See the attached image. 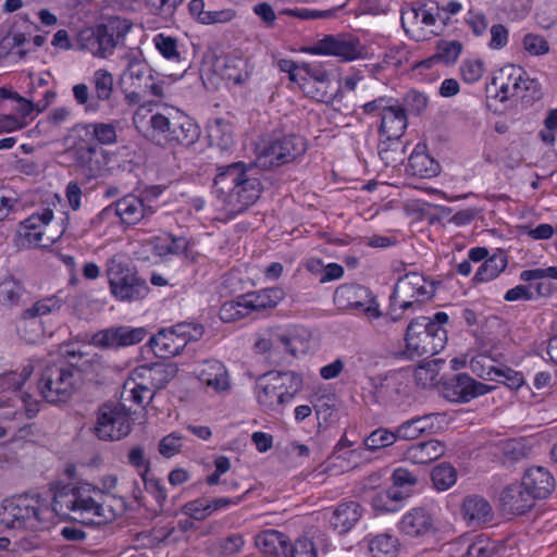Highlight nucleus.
Instances as JSON below:
<instances>
[{"label":"nucleus","mask_w":557,"mask_h":557,"mask_svg":"<svg viewBox=\"0 0 557 557\" xmlns=\"http://www.w3.org/2000/svg\"><path fill=\"white\" fill-rule=\"evenodd\" d=\"M262 190L260 170L253 163L238 161L218 166L213 194L227 218H235L255 205Z\"/></svg>","instance_id":"obj_1"},{"label":"nucleus","mask_w":557,"mask_h":557,"mask_svg":"<svg viewBox=\"0 0 557 557\" xmlns=\"http://www.w3.org/2000/svg\"><path fill=\"white\" fill-rule=\"evenodd\" d=\"M113 500L102 490L88 483L79 484L67 492L54 495L53 510L69 515L73 520L85 524L102 523L116 517ZM115 503H117L114 499Z\"/></svg>","instance_id":"obj_2"},{"label":"nucleus","mask_w":557,"mask_h":557,"mask_svg":"<svg viewBox=\"0 0 557 557\" xmlns=\"http://www.w3.org/2000/svg\"><path fill=\"white\" fill-rule=\"evenodd\" d=\"M55 510L37 494H25L7 499L0 506V523L11 529L38 531L47 529Z\"/></svg>","instance_id":"obj_3"},{"label":"nucleus","mask_w":557,"mask_h":557,"mask_svg":"<svg viewBox=\"0 0 557 557\" xmlns=\"http://www.w3.org/2000/svg\"><path fill=\"white\" fill-rule=\"evenodd\" d=\"M445 312H436L433 318L419 317L407 326L405 342L410 358L431 357L441 352L447 342V331L444 325L448 323Z\"/></svg>","instance_id":"obj_4"},{"label":"nucleus","mask_w":557,"mask_h":557,"mask_svg":"<svg viewBox=\"0 0 557 557\" xmlns=\"http://www.w3.org/2000/svg\"><path fill=\"white\" fill-rule=\"evenodd\" d=\"M302 379L294 371H271L256 383V397L264 411H276L301 391Z\"/></svg>","instance_id":"obj_5"},{"label":"nucleus","mask_w":557,"mask_h":557,"mask_svg":"<svg viewBox=\"0 0 557 557\" xmlns=\"http://www.w3.org/2000/svg\"><path fill=\"white\" fill-rule=\"evenodd\" d=\"M106 277L111 296L116 301L133 302L144 299L149 293L147 282L122 256H113L106 263Z\"/></svg>","instance_id":"obj_6"},{"label":"nucleus","mask_w":557,"mask_h":557,"mask_svg":"<svg viewBox=\"0 0 557 557\" xmlns=\"http://www.w3.org/2000/svg\"><path fill=\"white\" fill-rule=\"evenodd\" d=\"M407 123L406 110L395 100L391 109H387L382 115L380 125V133L386 139L380 143L379 153L386 164L403 161L405 151L399 138L407 128Z\"/></svg>","instance_id":"obj_7"},{"label":"nucleus","mask_w":557,"mask_h":557,"mask_svg":"<svg viewBox=\"0 0 557 557\" xmlns=\"http://www.w3.org/2000/svg\"><path fill=\"white\" fill-rule=\"evenodd\" d=\"M492 86L496 90L495 97L505 102L512 98H535L540 94V84L530 78L527 72L513 64H508L498 70L493 78Z\"/></svg>","instance_id":"obj_8"},{"label":"nucleus","mask_w":557,"mask_h":557,"mask_svg":"<svg viewBox=\"0 0 557 557\" xmlns=\"http://www.w3.org/2000/svg\"><path fill=\"white\" fill-rule=\"evenodd\" d=\"M78 380L77 370L69 363L47 366L38 382V389L46 401L64 403L73 395Z\"/></svg>","instance_id":"obj_9"},{"label":"nucleus","mask_w":557,"mask_h":557,"mask_svg":"<svg viewBox=\"0 0 557 557\" xmlns=\"http://www.w3.org/2000/svg\"><path fill=\"white\" fill-rule=\"evenodd\" d=\"M202 335V325L183 322L159 331L150 338L149 345L159 358H170L178 355L189 342H196Z\"/></svg>","instance_id":"obj_10"},{"label":"nucleus","mask_w":557,"mask_h":557,"mask_svg":"<svg viewBox=\"0 0 557 557\" xmlns=\"http://www.w3.org/2000/svg\"><path fill=\"white\" fill-rule=\"evenodd\" d=\"M438 8L421 4L403 10L400 21L410 38L416 41H424L438 34Z\"/></svg>","instance_id":"obj_11"},{"label":"nucleus","mask_w":557,"mask_h":557,"mask_svg":"<svg viewBox=\"0 0 557 557\" xmlns=\"http://www.w3.org/2000/svg\"><path fill=\"white\" fill-rule=\"evenodd\" d=\"M113 75L109 71L104 69L95 71L91 77L95 96L90 94L86 84L79 83L72 87L75 102L84 107L86 113L98 112L100 102L110 100L113 94Z\"/></svg>","instance_id":"obj_12"},{"label":"nucleus","mask_w":557,"mask_h":557,"mask_svg":"<svg viewBox=\"0 0 557 557\" xmlns=\"http://www.w3.org/2000/svg\"><path fill=\"white\" fill-rule=\"evenodd\" d=\"M129 412L121 404H104L100 407L97 423L94 428L96 436L101 441H119L131 433Z\"/></svg>","instance_id":"obj_13"},{"label":"nucleus","mask_w":557,"mask_h":557,"mask_svg":"<svg viewBox=\"0 0 557 557\" xmlns=\"http://www.w3.org/2000/svg\"><path fill=\"white\" fill-rule=\"evenodd\" d=\"M306 51L314 55H334L344 61H354L364 55L366 48L357 37L327 35Z\"/></svg>","instance_id":"obj_14"},{"label":"nucleus","mask_w":557,"mask_h":557,"mask_svg":"<svg viewBox=\"0 0 557 557\" xmlns=\"http://www.w3.org/2000/svg\"><path fill=\"white\" fill-rule=\"evenodd\" d=\"M306 150L305 140L297 135H285L272 139L258 160L263 166H280L295 160Z\"/></svg>","instance_id":"obj_15"},{"label":"nucleus","mask_w":557,"mask_h":557,"mask_svg":"<svg viewBox=\"0 0 557 557\" xmlns=\"http://www.w3.org/2000/svg\"><path fill=\"white\" fill-rule=\"evenodd\" d=\"M334 301L339 308L361 310L368 319L381 315L380 306L371 292L357 284H344L336 288Z\"/></svg>","instance_id":"obj_16"},{"label":"nucleus","mask_w":557,"mask_h":557,"mask_svg":"<svg viewBox=\"0 0 557 557\" xmlns=\"http://www.w3.org/2000/svg\"><path fill=\"white\" fill-rule=\"evenodd\" d=\"M154 212V209L151 206H146L141 198L136 195L128 194L106 207L99 213V218L101 220H106L115 215L119 216L121 224L125 226H134L143 220L151 218Z\"/></svg>","instance_id":"obj_17"},{"label":"nucleus","mask_w":557,"mask_h":557,"mask_svg":"<svg viewBox=\"0 0 557 557\" xmlns=\"http://www.w3.org/2000/svg\"><path fill=\"white\" fill-rule=\"evenodd\" d=\"M119 32L114 23L99 24L79 33L78 42L82 49L94 57L107 58L112 54L117 45Z\"/></svg>","instance_id":"obj_18"},{"label":"nucleus","mask_w":557,"mask_h":557,"mask_svg":"<svg viewBox=\"0 0 557 557\" xmlns=\"http://www.w3.org/2000/svg\"><path fill=\"white\" fill-rule=\"evenodd\" d=\"M75 164L78 173L87 181L104 175L108 153L94 144L75 140Z\"/></svg>","instance_id":"obj_19"},{"label":"nucleus","mask_w":557,"mask_h":557,"mask_svg":"<svg viewBox=\"0 0 557 557\" xmlns=\"http://www.w3.org/2000/svg\"><path fill=\"white\" fill-rule=\"evenodd\" d=\"M305 71V96L323 103H330L334 95L330 91L331 78L325 65L320 62H302Z\"/></svg>","instance_id":"obj_20"},{"label":"nucleus","mask_w":557,"mask_h":557,"mask_svg":"<svg viewBox=\"0 0 557 557\" xmlns=\"http://www.w3.org/2000/svg\"><path fill=\"white\" fill-rule=\"evenodd\" d=\"M120 122L114 120L110 122H89L79 123L72 128L76 140L86 145L94 144L100 146H112L117 143V127Z\"/></svg>","instance_id":"obj_21"},{"label":"nucleus","mask_w":557,"mask_h":557,"mask_svg":"<svg viewBox=\"0 0 557 557\" xmlns=\"http://www.w3.org/2000/svg\"><path fill=\"white\" fill-rule=\"evenodd\" d=\"M147 336L145 327L127 325L109 327L97 332L91 343L100 348L114 349L140 343Z\"/></svg>","instance_id":"obj_22"},{"label":"nucleus","mask_w":557,"mask_h":557,"mask_svg":"<svg viewBox=\"0 0 557 557\" xmlns=\"http://www.w3.org/2000/svg\"><path fill=\"white\" fill-rule=\"evenodd\" d=\"M165 119L169 123L162 128L161 132L169 131V125H173L171 136L172 145H182L189 147L195 144L200 136V128L191 117L177 109H166Z\"/></svg>","instance_id":"obj_23"},{"label":"nucleus","mask_w":557,"mask_h":557,"mask_svg":"<svg viewBox=\"0 0 557 557\" xmlns=\"http://www.w3.org/2000/svg\"><path fill=\"white\" fill-rule=\"evenodd\" d=\"M53 218L50 209H44L41 213H34L23 222V237L33 246L48 247L55 242V237L47 234L49 223Z\"/></svg>","instance_id":"obj_24"},{"label":"nucleus","mask_w":557,"mask_h":557,"mask_svg":"<svg viewBox=\"0 0 557 557\" xmlns=\"http://www.w3.org/2000/svg\"><path fill=\"white\" fill-rule=\"evenodd\" d=\"M435 294V285L423 275L410 272L399 277L394 287V297H412L417 301L430 299Z\"/></svg>","instance_id":"obj_25"},{"label":"nucleus","mask_w":557,"mask_h":557,"mask_svg":"<svg viewBox=\"0 0 557 557\" xmlns=\"http://www.w3.org/2000/svg\"><path fill=\"white\" fill-rule=\"evenodd\" d=\"M446 396L451 401L468 403L471 399L484 395L491 387L476 382L465 373L457 374L445 385Z\"/></svg>","instance_id":"obj_26"},{"label":"nucleus","mask_w":557,"mask_h":557,"mask_svg":"<svg viewBox=\"0 0 557 557\" xmlns=\"http://www.w3.org/2000/svg\"><path fill=\"white\" fill-rule=\"evenodd\" d=\"M398 529L407 536L421 537L435 530V520L428 509L416 507L401 517Z\"/></svg>","instance_id":"obj_27"},{"label":"nucleus","mask_w":557,"mask_h":557,"mask_svg":"<svg viewBox=\"0 0 557 557\" xmlns=\"http://www.w3.org/2000/svg\"><path fill=\"white\" fill-rule=\"evenodd\" d=\"M121 59L125 66L123 76L131 79L133 87L143 88L147 82L153 79V70L144 59L140 50L131 49Z\"/></svg>","instance_id":"obj_28"},{"label":"nucleus","mask_w":557,"mask_h":557,"mask_svg":"<svg viewBox=\"0 0 557 557\" xmlns=\"http://www.w3.org/2000/svg\"><path fill=\"white\" fill-rule=\"evenodd\" d=\"M196 374L203 385L216 393L227 391L231 386L228 372L219 360L202 361L196 368Z\"/></svg>","instance_id":"obj_29"},{"label":"nucleus","mask_w":557,"mask_h":557,"mask_svg":"<svg viewBox=\"0 0 557 557\" xmlns=\"http://www.w3.org/2000/svg\"><path fill=\"white\" fill-rule=\"evenodd\" d=\"M362 517V507L355 500L342 502L331 510L330 527L338 534L349 532Z\"/></svg>","instance_id":"obj_30"},{"label":"nucleus","mask_w":557,"mask_h":557,"mask_svg":"<svg viewBox=\"0 0 557 557\" xmlns=\"http://www.w3.org/2000/svg\"><path fill=\"white\" fill-rule=\"evenodd\" d=\"M465 521L470 527H482L493 520L494 512L491 504L478 495L467 496L461 506Z\"/></svg>","instance_id":"obj_31"},{"label":"nucleus","mask_w":557,"mask_h":557,"mask_svg":"<svg viewBox=\"0 0 557 557\" xmlns=\"http://www.w3.org/2000/svg\"><path fill=\"white\" fill-rule=\"evenodd\" d=\"M504 511L521 515L532 508L534 498L521 484L516 483L505 487L499 497Z\"/></svg>","instance_id":"obj_32"},{"label":"nucleus","mask_w":557,"mask_h":557,"mask_svg":"<svg viewBox=\"0 0 557 557\" xmlns=\"http://www.w3.org/2000/svg\"><path fill=\"white\" fill-rule=\"evenodd\" d=\"M256 546L265 555L273 557H289L290 540L277 530L268 529L255 539Z\"/></svg>","instance_id":"obj_33"},{"label":"nucleus","mask_w":557,"mask_h":557,"mask_svg":"<svg viewBox=\"0 0 557 557\" xmlns=\"http://www.w3.org/2000/svg\"><path fill=\"white\" fill-rule=\"evenodd\" d=\"M440 170V163L426 152L425 145L418 144L409 156L407 173L420 178H431L435 177Z\"/></svg>","instance_id":"obj_34"},{"label":"nucleus","mask_w":557,"mask_h":557,"mask_svg":"<svg viewBox=\"0 0 557 557\" xmlns=\"http://www.w3.org/2000/svg\"><path fill=\"white\" fill-rule=\"evenodd\" d=\"M521 484L535 498H545L554 490L555 480L543 467H532L527 470Z\"/></svg>","instance_id":"obj_35"},{"label":"nucleus","mask_w":557,"mask_h":557,"mask_svg":"<svg viewBox=\"0 0 557 557\" xmlns=\"http://www.w3.org/2000/svg\"><path fill=\"white\" fill-rule=\"evenodd\" d=\"M152 102L139 104L133 115V124L138 132L152 135L153 132L162 131L168 120L164 112H152Z\"/></svg>","instance_id":"obj_36"},{"label":"nucleus","mask_w":557,"mask_h":557,"mask_svg":"<svg viewBox=\"0 0 557 557\" xmlns=\"http://www.w3.org/2000/svg\"><path fill=\"white\" fill-rule=\"evenodd\" d=\"M444 451V445L440 441L430 440L409 446L404 458L414 465H426L442 457Z\"/></svg>","instance_id":"obj_37"},{"label":"nucleus","mask_w":557,"mask_h":557,"mask_svg":"<svg viewBox=\"0 0 557 557\" xmlns=\"http://www.w3.org/2000/svg\"><path fill=\"white\" fill-rule=\"evenodd\" d=\"M154 397V392H151V386L135 377L132 372L131 376L125 381L121 392V406L124 408L126 403H133L139 407L149 404Z\"/></svg>","instance_id":"obj_38"},{"label":"nucleus","mask_w":557,"mask_h":557,"mask_svg":"<svg viewBox=\"0 0 557 557\" xmlns=\"http://www.w3.org/2000/svg\"><path fill=\"white\" fill-rule=\"evenodd\" d=\"M508 265V256L504 250L498 249L488 257L476 270L472 282L474 284L487 283L497 278Z\"/></svg>","instance_id":"obj_39"},{"label":"nucleus","mask_w":557,"mask_h":557,"mask_svg":"<svg viewBox=\"0 0 557 557\" xmlns=\"http://www.w3.org/2000/svg\"><path fill=\"white\" fill-rule=\"evenodd\" d=\"M152 250L159 257L177 256L184 253L189 242L184 236L162 233L151 239Z\"/></svg>","instance_id":"obj_40"},{"label":"nucleus","mask_w":557,"mask_h":557,"mask_svg":"<svg viewBox=\"0 0 557 557\" xmlns=\"http://www.w3.org/2000/svg\"><path fill=\"white\" fill-rule=\"evenodd\" d=\"M133 372L135 373V377H138L143 382L148 383V386H151V392L165 387L174 375L173 369L161 364H153L151 367L141 366L136 368Z\"/></svg>","instance_id":"obj_41"},{"label":"nucleus","mask_w":557,"mask_h":557,"mask_svg":"<svg viewBox=\"0 0 557 557\" xmlns=\"http://www.w3.org/2000/svg\"><path fill=\"white\" fill-rule=\"evenodd\" d=\"M15 323L17 333L27 343H36L46 334L44 321H40L39 318L33 315L26 309L21 312Z\"/></svg>","instance_id":"obj_42"},{"label":"nucleus","mask_w":557,"mask_h":557,"mask_svg":"<svg viewBox=\"0 0 557 557\" xmlns=\"http://www.w3.org/2000/svg\"><path fill=\"white\" fill-rule=\"evenodd\" d=\"M275 337L280 345L294 357L306 354L309 348V335L305 330L275 331Z\"/></svg>","instance_id":"obj_43"},{"label":"nucleus","mask_w":557,"mask_h":557,"mask_svg":"<svg viewBox=\"0 0 557 557\" xmlns=\"http://www.w3.org/2000/svg\"><path fill=\"white\" fill-rule=\"evenodd\" d=\"M368 547L372 557H396L399 550V542L391 533H380L368 536Z\"/></svg>","instance_id":"obj_44"},{"label":"nucleus","mask_w":557,"mask_h":557,"mask_svg":"<svg viewBox=\"0 0 557 557\" xmlns=\"http://www.w3.org/2000/svg\"><path fill=\"white\" fill-rule=\"evenodd\" d=\"M244 296L246 305L252 313L275 307L282 299L283 293L278 288H265Z\"/></svg>","instance_id":"obj_45"},{"label":"nucleus","mask_w":557,"mask_h":557,"mask_svg":"<svg viewBox=\"0 0 557 557\" xmlns=\"http://www.w3.org/2000/svg\"><path fill=\"white\" fill-rule=\"evenodd\" d=\"M470 368L473 373L484 380H498L500 377L509 379L512 372L510 369L496 368L493 360L486 355H478L470 360Z\"/></svg>","instance_id":"obj_46"},{"label":"nucleus","mask_w":557,"mask_h":557,"mask_svg":"<svg viewBox=\"0 0 557 557\" xmlns=\"http://www.w3.org/2000/svg\"><path fill=\"white\" fill-rule=\"evenodd\" d=\"M372 385L377 397L396 400V396L400 393L401 383L397 373H391L372 379Z\"/></svg>","instance_id":"obj_47"},{"label":"nucleus","mask_w":557,"mask_h":557,"mask_svg":"<svg viewBox=\"0 0 557 557\" xmlns=\"http://www.w3.org/2000/svg\"><path fill=\"white\" fill-rule=\"evenodd\" d=\"M24 295L23 285L11 276L0 281V305L12 308L17 306Z\"/></svg>","instance_id":"obj_48"},{"label":"nucleus","mask_w":557,"mask_h":557,"mask_svg":"<svg viewBox=\"0 0 557 557\" xmlns=\"http://www.w3.org/2000/svg\"><path fill=\"white\" fill-rule=\"evenodd\" d=\"M54 97L55 94L53 91L46 90L44 95V100H40L36 103H34L33 100L21 97L16 92L12 94L11 99L17 102V107L15 108V110L20 114V119L24 121L25 117L30 115L35 110L38 112L45 110Z\"/></svg>","instance_id":"obj_49"},{"label":"nucleus","mask_w":557,"mask_h":557,"mask_svg":"<svg viewBox=\"0 0 557 557\" xmlns=\"http://www.w3.org/2000/svg\"><path fill=\"white\" fill-rule=\"evenodd\" d=\"M251 314L246 305L245 296H239L234 300L224 302L219 311V315L224 322H232Z\"/></svg>","instance_id":"obj_50"},{"label":"nucleus","mask_w":557,"mask_h":557,"mask_svg":"<svg viewBox=\"0 0 557 557\" xmlns=\"http://www.w3.org/2000/svg\"><path fill=\"white\" fill-rule=\"evenodd\" d=\"M63 306V301L57 295L47 296L36 300L27 311H30L33 315L37 317L42 321L45 317L53 315L58 313Z\"/></svg>","instance_id":"obj_51"},{"label":"nucleus","mask_w":557,"mask_h":557,"mask_svg":"<svg viewBox=\"0 0 557 557\" xmlns=\"http://www.w3.org/2000/svg\"><path fill=\"white\" fill-rule=\"evenodd\" d=\"M431 479L437 491H446L456 483L457 472L450 465L441 463L432 470Z\"/></svg>","instance_id":"obj_52"},{"label":"nucleus","mask_w":557,"mask_h":557,"mask_svg":"<svg viewBox=\"0 0 557 557\" xmlns=\"http://www.w3.org/2000/svg\"><path fill=\"white\" fill-rule=\"evenodd\" d=\"M153 45L160 54L170 61L178 62L181 52L178 51L177 39L164 34H158L153 37Z\"/></svg>","instance_id":"obj_53"},{"label":"nucleus","mask_w":557,"mask_h":557,"mask_svg":"<svg viewBox=\"0 0 557 557\" xmlns=\"http://www.w3.org/2000/svg\"><path fill=\"white\" fill-rule=\"evenodd\" d=\"M209 137L220 147L227 148L233 143L232 126L218 119L209 126Z\"/></svg>","instance_id":"obj_54"},{"label":"nucleus","mask_w":557,"mask_h":557,"mask_svg":"<svg viewBox=\"0 0 557 557\" xmlns=\"http://www.w3.org/2000/svg\"><path fill=\"white\" fill-rule=\"evenodd\" d=\"M397 435L387 429L379 428L364 440V446L370 450L381 449L393 445Z\"/></svg>","instance_id":"obj_55"},{"label":"nucleus","mask_w":557,"mask_h":557,"mask_svg":"<svg viewBox=\"0 0 557 557\" xmlns=\"http://www.w3.org/2000/svg\"><path fill=\"white\" fill-rule=\"evenodd\" d=\"M521 44L524 51L532 57H541L549 52L548 41L543 36L537 34H525Z\"/></svg>","instance_id":"obj_56"},{"label":"nucleus","mask_w":557,"mask_h":557,"mask_svg":"<svg viewBox=\"0 0 557 557\" xmlns=\"http://www.w3.org/2000/svg\"><path fill=\"white\" fill-rule=\"evenodd\" d=\"M462 51V45L458 40H441L436 47V54L444 64H453Z\"/></svg>","instance_id":"obj_57"},{"label":"nucleus","mask_w":557,"mask_h":557,"mask_svg":"<svg viewBox=\"0 0 557 557\" xmlns=\"http://www.w3.org/2000/svg\"><path fill=\"white\" fill-rule=\"evenodd\" d=\"M183 442L184 437L180 433L172 432L161 438L158 450L164 458H171L181 451Z\"/></svg>","instance_id":"obj_58"},{"label":"nucleus","mask_w":557,"mask_h":557,"mask_svg":"<svg viewBox=\"0 0 557 557\" xmlns=\"http://www.w3.org/2000/svg\"><path fill=\"white\" fill-rule=\"evenodd\" d=\"M499 448L509 460H520L528 454L527 446L521 440L511 438L500 442Z\"/></svg>","instance_id":"obj_59"},{"label":"nucleus","mask_w":557,"mask_h":557,"mask_svg":"<svg viewBox=\"0 0 557 557\" xmlns=\"http://www.w3.org/2000/svg\"><path fill=\"white\" fill-rule=\"evenodd\" d=\"M244 545V536L239 533L231 534L218 541V548L224 556H231L242 552Z\"/></svg>","instance_id":"obj_60"},{"label":"nucleus","mask_w":557,"mask_h":557,"mask_svg":"<svg viewBox=\"0 0 557 557\" xmlns=\"http://www.w3.org/2000/svg\"><path fill=\"white\" fill-rule=\"evenodd\" d=\"M183 512L195 520H203L211 515L209 499L198 498L186 503Z\"/></svg>","instance_id":"obj_61"},{"label":"nucleus","mask_w":557,"mask_h":557,"mask_svg":"<svg viewBox=\"0 0 557 557\" xmlns=\"http://www.w3.org/2000/svg\"><path fill=\"white\" fill-rule=\"evenodd\" d=\"M184 0H146L150 11L164 18L171 17Z\"/></svg>","instance_id":"obj_62"},{"label":"nucleus","mask_w":557,"mask_h":557,"mask_svg":"<svg viewBox=\"0 0 557 557\" xmlns=\"http://www.w3.org/2000/svg\"><path fill=\"white\" fill-rule=\"evenodd\" d=\"M493 553V544L485 539H479L468 545L461 557H492Z\"/></svg>","instance_id":"obj_63"},{"label":"nucleus","mask_w":557,"mask_h":557,"mask_svg":"<svg viewBox=\"0 0 557 557\" xmlns=\"http://www.w3.org/2000/svg\"><path fill=\"white\" fill-rule=\"evenodd\" d=\"M290 557H317L313 542L308 537H299L290 544Z\"/></svg>","instance_id":"obj_64"}]
</instances>
